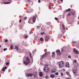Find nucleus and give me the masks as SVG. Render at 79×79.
<instances>
[{"instance_id": "f257e3e1", "label": "nucleus", "mask_w": 79, "mask_h": 79, "mask_svg": "<svg viewBox=\"0 0 79 79\" xmlns=\"http://www.w3.org/2000/svg\"><path fill=\"white\" fill-rule=\"evenodd\" d=\"M30 63L29 61V59L28 58V57H26V60L23 61V63L25 65H28V64Z\"/></svg>"}, {"instance_id": "f03ea898", "label": "nucleus", "mask_w": 79, "mask_h": 79, "mask_svg": "<svg viewBox=\"0 0 79 79\" xmlns=\"http://www.w3.org/2000/svg\"><path fill=\"white\" fill-rule=\"evenodd\" d=\"M59 68H61L63 67L64 66V62L63 61H60L59 62Z\"/></svg>"}, {"instance_id": "7ed1b4c3", "label": "nucleus", "mask_w": 79, "mask_h": 79, "mask_svg": "<svg viewBox=\"0 0 79 79\" xmlns=\"http://www.w3.org/2000/svg\"><path fill=\"white\" fill-rule=\"evenodd\" d=\"M50 52H48L46 53H45L42 56V58H44L45 56H46L47 55H49L50 54Z\"/></svg>"}, {"instance_id": "20e7f679", "label": "nucleus", "mask_w": 79, "mask_h": 79, "mask_svg": "<svg viewBox=\"0 0 79 79\" xmlns=\"http://www.w3.org/2000/svg\"><path fill=\"white\" fill-rule=\"evenodd\" d=\"M44 71H45V72H48V71H49V69L47 67H45L44 68Z\"/></svg>"}, {"instance_id": "39448f33", "label": "nucleus", "mask_w": 79, "mask_h": 79, "mask_svg": "<svg viewBox=\"0 0 79 79\" xmlns=\"http://www.w3.org/2000/svg\"><path fill=\"white\" fill-rule=\"evenodd\" d=\"M56 53L58 55H61V53L60 52V51L59 50H57L56 51Z\"/></svg>"}, {"instance_id": "423d86ee", "label": "nucleus", "mask_w": 79, "mask_h": 79, "mask_svg": "<svg viewBox=\"0 0 79 79\" xmlns=\"http://www.w3.org/2000/svg\"><path fill=\"white\" fill-rule=\"evenodd\" d=\"M73 52H74L75 54H78L79 52H78V51L76 50L75 48L73 49Z\"/></svg>"}, {"instance_id": "0eeeda50", "label": "nucleus", "mask_w": 79, "mask_h": 79, "mask_svg": "<svg viewBox=\"0 0 79 79\" xmlns=\"http://www.w3.org/2000/svg\"><path fill=\"white\" fill-rule=\"evenodd\" d=\"M56 69L55 68H54L52 69L51 70V71L52 73H55V72H56Z\"/></svg>"}, {"instance_id": "6e6552de", "label": "nucleus", "mask_w": 79, "mask_h": 79, "mask_svg": "<svg viewBox=\"0 0 79 79\" xmlns=\"http://www.w3.org/2000/svg\"><path fill=\"white\" fill-rule=\"evenodd\" d=\"M27 76V77H31L32 76V73H30V74H27L26 75Z\"/></svg>"}, {"instance_id": "1a4fd4ad", "label": "nucleus", "mask_w": 79, "mask_h": 79, "mask_svg": "<svg viewBox=\"0 0 79 79\" xmlns=\"http://www.w3.org/2000/svg\"><path fill=\"white\" fill-rule=\"evenodd\" d=\"M65 66L67 68H69V62H66Z\"/></svg>"}, {"instance_id": "9d476101", "label": "nucleus", "mask_w": 79, "mask_h": 79, "mask_svg": "<svg viewBox=\"0 0 79 79\" xmlns=\"http://www.w3.org/2000/svg\"><path fill=\"white\" fill-rule=\"evenodd\" d=\"M73 74H75V75H76L77 74V71L76 69H74L73 70Z\"/></svg>"}, {"instance_id": "9b49d317", "label": "nucleus", "mask_w": 79, "mask_h": 79, "mask_svg": "<svg viewBox=\"0 0 79 79\" xmlns=\"http://www.w3.org/2000/svg\"><path fill=\"white\" fill-rule=\"evenodd\" d=\"M15 49H16L17 51L19 50V48H18V46H15Z\"/></svg>"}, {"instance_id": "f8f14e48", "label": "nucleus", "mask_w": 79, "mask_h": 79, "mask_svg": "<svg viewBox=\"0 0 79 79\" xmlns=\"http://www.w3.org/2000/svg\"><path fill=\"white\" fill-rule=\"evenodd\" d=\"M7 68L6 67H3L2 69V71L5 72V69H6Z\"/></svg>"}, {"instance_id": "ddd939ff", "label": "nucleus", "mask_w": 79, "mask_h": 79, "mask_svg": "<svg viewBox=\"0 0 79 79\" xmlns=\"http://www.w3.org/2000/svg\"><path fill=\"white\" fill-rule=\"evenodd\" d=\"M50 77L51 78H54V77H55V75L52 74L50 75Z\"/></svg>"}, {"instance_id": "4468645a", "label": "nucleus", "mask_w": 79, "mask_h": 79, "mask_svg": "<svg viewBox=\"0 0 79 79\" xmlns=\"http://www.w3.org/2000/svg\"><path fill=\"white\" fill-rule=\"evenodd\" d=\"M40 77H42L43 76V73L41 72H40Z\"/></svg>"}, {"instance_id": "2eb2a0df", "label": "nucleus", "mask_w": 79, "mask_h": 79, "mask_svg": "<svg viewBox=\"0 0 79 79\" xmlns=\"http://www.w3.org/2000/svg\"><path fill=\"white\" fill-rule=\"evenodd\" d=\"M66 74H67V75L69 76V77H71V75L69 74V72H66Z\"/></svg>"}, {"instance_id": "dca6fc26", "label": "nucleus", "mask_w": 79, "mask_h": 79, "mask_svg": "<svg viewBox=\"0 0 79 79\" xmlns=\"http://www.w3.org/2000/svg\"><path fill=\"white\" fill-rule=\"evenodd\" d=\"M52 57L53 58V57H54V56H55V52H53L52 53Z\"/></svg>"}, {"instance_id": "f3484780", "label": "nucleus", "mask_w": 79, "mask_h": 79, "mask_svg": "<svg viewBox=\"0 0 79 79\" xmlns=\"http://www.w3.org/2000/svg\"><path fill=\"white\" fill-rule=\"evenodd\" d=\"M33 21L34 23H35V18L34 17L32 18Z\"/></svg>"}, {"instance_id": "a211bd4d", "label": "nucleus", "mask_w": 79, "mask_h": 79, "mask_svg": "<svg viewBox=\"0 0 79 79\" xmlns=\"http://www.w3.org/2000/svg\"><path fill=\"white\" fill-rule=\"evenodd\" d=\"M71 15V13L70 12H69L67 15V16H70Z\"/></svg>"}, {"instance_id": "6ab92c4d", "label": "nucleus", "mask_w": 79, "mask_h": 79, "mask_svg": "<svg viewBox=\"0 0 79 79\" xmlns=\"http://www.w3.org/2000/svg\"><path fill=\"white\" fill-rule=\"evenodd\" d=\"M9 3H11V2H4V4H8Z\"/></svg>"}, {"instance_id": "aec40b11", "label": "nucleus", "mask_w": 79, "mask_h": 79, "mask_svg": "<svg viewBox=\"0 0 79 79\" xmlns=\"http://www.w3.org/2000/svg\"><path fill=\"white\" fill-rule=\"evenodd\" d=\"M66 11H71V9H69L68 10H65Z\"/></svg>"}, {"instance_id": "412c9836", "label": "nucleus", "mask_w": 79, "mask_h": 79, "mask_svg": "<svg viewBox=\"0 0 79 79\" xmlns=\"http://www.w3.org/2000/svg\"><path fill=\"white\" fill-rule=\"evenodd\" d=\"M40 40H41V41H44V39L43 38H41L40 39Z\"/></svg>"}, {"instance_id": "4be33fe9", "label": "nucleus", "mask_w": 79, "mask_h": 79, "mask_svg": "<svg viewBox=\"0 0 79 79\" xmlns=\"http://www.w3.org/2000/svg\"><path fill=\"white\" fill-rule=\"evenodd\" d=\"M58 74L59 73L58 72H56L55 73V75H56V76H58Z\"/></svg>"}, {"instance_id": "5701e85b", "label": "nucleus", "mask_w": 79, "mask_h": 79, "mask_svg": "<svg viewBox=\"0 0 79 79\" xmlns=\"http://www.w3.org/2000/svg\"><path fill=\"white\" fill-rule=\"evenodd\" d=\"M48 66V64H46L44 65V66Z\"/></svg>"}, {"instance_id": "b1692460", "label": "nucleus", "mask_w": 79, "mask_h": 79, "mask_svg": "<svg viewBox=\"0 0 79 79\" xmlns=\"http://www.w3.org/2000/svg\"><path fill=\"white\" fill-rule=\"evenodd\" d=\"M45 78L47 79H48V76L47 75L46 77H45Z\"/></svg>"}, {"instance_id": "393cba45", "label": "nucleus", "mask_w": 79, "mask_h": 79, "mask_svg": "<svg viewBox=\"0 0 79 79\" xmlns=\"http://www.w3.org/2000/svg\"><path fill=\"white\" fill-rule=\"evenodd\" d=\"M28 37V36H27V35H25V36H24V38H25V39H26Z\"/></svg>"}, {"instance_id": "a878e982", "label": "nucleus", "mask_w": 79, "mask_h": 79, "mask_svg": "<svg viewBox=\"0 0 79 79\" xmlns=\"http://www.w3.org/2000/svg\"><path fill=\"white\" fill-rule=\"evenodd\" d=\"M60 75L61 76H63V73H60Z\"/></svg>"}, {"instance_id": "bb28decb", "label": "nucleus", "mask_w": 79, "mask_h": 79, "mask_svg": "<svg viewBox=\"0 0 79 79\" xmlns=\"http://www.w3.org/2000/svg\"><path fill=\"white\" fill-rule=\"evenodd\" d=\"M10 48L11 49H13V46L12 45L10 46Z\"/></svg>"}, {"instance_id": "cd10ccee", "label": "nucleus", "mask_w": 79, "mask_h": 79, "mask_svg": "<svg viewBox=\"0 0 79 79\" xmlns=\"http://www.w3.org/2000/svg\"><path fill=\"white\" fill-rule=\"evenodd\" d=\"M73 62H74V63H76V62H77V60H73Z\"/></svg>"}, {"instance_id": "c85d7f7f", "label": "nucleus", "mask_w": 79, "mask_h": 79, "mask_svg": "<svg viewBox=\"0 0 79 79\" xmlns=\"http://www.w3.org/2000/svg\"><path fill=\"white\" fill-rule=\"evenodd\" d=\"M44 33H45V32H42V33H41V35H44Z\"/></svg>"}, {"instance_id": "c756f323", "label": "nucleus", "mask_w": 79, "mask_h": 79, "mask_svg": "<svg viewBox=\"0 0 79 79\" xmlns=\"http://www.w3.org/2000/svg\"><path fill=\"white\" fill-rule=\"evenodd\" d=\"M32 33H33V32H32V31H31L30 32V34H32Z\"/></svg>"}, {"instance_id": "7c9ffc66", "label": "nucleus", "mask_w": 79, "mask_h": 79, "mask_svg": "<svg viewBox=\"0 0 79 79\" xmlns=\"http://www.w3.org/2000/svg\"><path fill=\"white\" fill-rule=\"evenodd\" d=\"M68 57L69 58H71V56H68Z\"/></svg>"}, {"instance_id": "2f4dec72", "label": "nucleus", "mask_w": 79, "mask_h": 79, "mask_svg": "<svg viewBox=\"0 0 79 79\" xmlns=\"http://www.w3.org/2000/svg\"><path fill=\"white\" fill-rule=\"evenodd\" d=\"M23 29V27H20V29Z\"/></svg>"}, {"instance_id": "473e14b6", "label": "nucleus", "mask_w": 79, "mask_h": 79, "mask_svg": "<svg viewBox=\"0 0 79 79\" xmlns=\"http://www.w3.org/2000/svg\"><path fill=\"white\" fill-rule=\"evenodd\" d=\"M7 50V48H5L4 49V51H5L6 50Z\"/></svg>"}, {"instance_id": "72a5a7b5", "label": "nucleus", "mask_w": 79, "mask_h": 79, "mask_svg": "<svg viewBox=\"0 0 79 79\" xmlns=\"http://www.w3.org/2000/svg\"><path fill=\"white\" fill-rule=\"evenodd\" d=\"M55 19L56 20H58V18L55 17Z\"/></svg>"}, {"instance_id": "f704fd0d", "label": "nucleus", "mask_w": 79, "mask_h": 79, "mask_svg": "<svg viewBox=\"0 0 79 79\" xmlns=\"http://www.w3.org/2000/svg\"><path fill=\"white\" fill-rule=\"evenodd\" d=\"M5 42H8V40H5Z\"/></svg>"}, {"instance_id": "c9c22d12", "label": "nucleus", "mask_w": 79, "mask_h": 79, "mask_svg": "<svg viewBox=\"0 0 79 79\" xmlns=\"http://www.w3.org/2000/svg\"><path fill=\"white\" fill-rule=\"evenodd\" d=\"M9 64V63H6V65H8V64Z\"/></svg>"}, {"instance_id": "e433bc0d", "label": "nucleus", "mask_w": 79, "mask_h": 79, "mask_svg": "<svg viewBox=\"0 0 79 79\" xmlns=\"http://www.w3.org/2000/svg\"><path fill=\"white\" fill-rule=\"evenodd\" d=\"M40 2H41L40 0H38L39 3H40Z\"/></svg>"}, {"instance_id": "4c0bfd02", "label": "nucleus", "mask_w": 79, "mask_h": 79, "mask_svg": "<svg viewBox=\"0 0 79 79\" xmlns=\"http://www.w3.org/2000/svg\"><path fill=\"white\" fill-rule=\"evenodd\" d=\"M49 9H51V6H49Z\"/></svg>"}, {"instance_id": "58836bf2", "label": "nucleus", "mask_w": 79, "mask_h": 79, "mask_svg": "<svg viewBox=\"0 0 79 79\" xmlns=\"http://www.w3.org/2000/svg\"><path fill=\"white\" fill-rule=\"evenodd\" d=\"M30 55L31 56V52L30 53Z\"/></svg>"}, {"instance_id": "ea45409f", "label": "nucleus", "mask_w": 79, "mask_h": 79, "mask_svg": "<svg viewBox=\"0 0 79 79\" xmlns=\"http://www.w3.org/2000/svg\"><path fill=\"white\" fill-rule=\"evenodd\" d=\"M25 20H26V19H27V17H25L24 18Z\"/></svg>"}, {"instance_id": "a19ab883", "label": "nucleus", "mask_w": 79, "mask_h": 79, "mask_svg": "<svg viewBox=\"0 0 79 79\" xmlns=\"http://www.w3.org/2000/svg\"><path fill=\"white\" fill-rule=\"evenodd\" d=\"M19 23H21V19H20V20H19Z\"/></svg>"}, {"instance_id": "79ce46f5", "label": "nucleus", "mask_w": 79, "mask_h": 79, "mask_svg": "<svg viewBox=\"0 0 79 79\" xmlns=\"http://www.w3.org/2000/svg\"><path fill=\"white\" fill-rule=\"evenodd\" d=\"M63 27V29H65V28L64 27Z\"/></svg>"}, {"instance_id": "37998d69", "label": "nucleus", "mask_w": 79, "mask_h": 79, "mask_svg": "<svg viewBox=\"0 0 79 79\" xmlns=\"http://www.w3.org/2000/svg\"><path fill=\"white\" fill-rule=\"evenodd\" d=\"M32 12V11H30L28 13H31Z\"/></svg>"}, {"instance_id": "c03bdc74", "label": "nucleus", "mask_w": 79, "mask_h": 79, "mask_svg": "<svg viewBox=\"0 0 79 79\" xmlns=\"http://www.w3.org/2000/svg\"><path fill=\"white\" fill-rule=\"evenodd\" d=\"M61 52H63V50L62 49H61Z\"/></svg>"}, {"instance_id": "a18cd8bd", "label": "nucleus", "mask_w": 79, "mask_h": 79, "mask_svg": "<svg viewBox=\"0 0 79 79\" xmlns=\"http://www.w3.org/2000/svg\"><path fill=\"white\" fill-rule=\"evenodd\" d=\"M63 27H64V25H63Z\"/></svg>"}, {"instance_id": "49530a36", "label": "nucleus", "mask_w": 79, "mask_h": 79, "mask_svg": "<svg viewBox=\"0 0 79 79\" xmlns=\"http://www.w3.org/2000/svg\"><path fill=\"white\" fill-rule=\"evenodd\" d=\"M60 1H61V2H63V0H60Z\"/></svg>"}, {"instance_id": "de8ad7c7", "label": "nucleus", "mask_w": 79, "mask_h": 79, "mask_svg": "<svg viewBox=\"0 0 79 79\" xmlns=\"http://www.w3.org/2000/svg\"><path fill=\"white\" fill-rule=\"evenodd\" d=\"M73 43H76V42H73Z\"/></svg>"}, {"instance_id": "09e8293b", "label": "nucleus", "mask_w": 79, "mask_h": 79, "mask_svg": "<svg viewBox=\"0 0 79 79\" xmlns=\"http://www.w3.org/2000/svg\"><path fill=\"white\" fill-rule=\"evenodd\" d=\"M30 0H28V1H30Z\"/></svg>"}, {"instance_id": "8fccbe9b", "label": "nucleus", "mask_w": 79, "mask_h": 79, "mask_svg": "<svg viewBox=\"0 0 79 79\" xmlns=\"http://www.w3.org/2000/svg\"><path fill=\"white\" fill-rule=\"evenodd\" d=\"M2 47V46H1V45H0V47Z\"/></svg>"}, {"instance_id": "3c124183", "label": "nucleus", "mask_w": 79, "mask_h": 79, "mask_svg": "<svg viewBox=\"0 0 79 79\" xmlns=\"http://www.w3.org/2000/svg\"><path fill=\"white\" fill-rule=\"evenodd\" d=\"M78 24H79V22H78Z\"/></svg>"}]
</instances>
